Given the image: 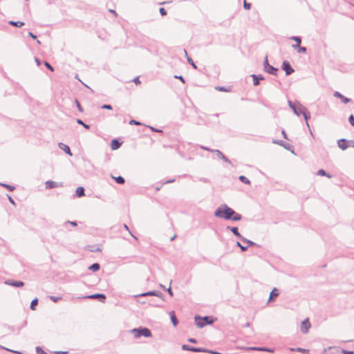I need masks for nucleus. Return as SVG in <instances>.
I'll return each mask as SVG.
<instances>
[{
  "label": "nucleus",
  "mask_w": 354,
  "mask_h": 354,
  "mask_svg": "<svg viewBox=\"0 0 354 354\" xmlns=\"http://www.w3.org/2000/svg\"><path fill=\"white\" fill-rule=\"evenodd\" d=\"M62 183H58L55 181L48 180L45 183V187L47 189H51L57 187H62Z\"/></svg>",
  "instance_id": "f3484780"
},
{
  "label": "nucleus",
  "mask_w": 354,
  "mask_h": 354,
  "mask_svg": "<svg viewBox=\"0 0 354 354\" xmlns=\"http://www.w3.org/2000/svg\"><path fill=\"white\" fill-rule=\"evenodd\" d=\"M290 40L295 41L296 44L301 43V37L300 36H291L289 37Z\"/></svg>",
  "instance_id": "a19ab883"
},
{
  "label": "nucleus",
  "mask_w": 354,
  "mask_h": 354,
  "mask_svg": "<svg viewBox=\"0 0 354 354\" xmlns=\"http://www.w3.org/2000/svg\"><path fill=\"white\" fill-rule=\"evenodd\" d=\"M85 195V189L82 186H79L77 187L75 190V193L74 194L75 197L80 198Z\"/></svg>",
  "instance_id": "393cba45"
},
{
  "label": "nucleus",
  "mask_w": 354,
  "mask_h": 354,
  "mask_svg": "<svg viewBox=\"0 0 354 354\" xmlns=\"http://www.w3.org/2000/svg\"><path fill=\"white\" fill-rule=\"evenodd\" d=\"M38 303H39V299H38V298L35 297V299H33L32 300L30 305V308L32 310H35L36 306L38 305Z\"/></svg>",
  "instance_id": "e433bc0d"
},
{
  "label": "nucleus",
  "mask_w": 354,
  "mask_h": 354,
  "mask_svg": "<svg viewBox=\"0 0 354 354\" xmlns=\"http://www.w3.org/2000/svg\"><path fill=\"white\" fill-rule=\"evenodd\" d=\"M226 230L228 231L232 232V233L237 238H239L240 240L243 237V236L239 233V228L236 226H230L227 225L226 227Z\"/></svg>",
  "instance_id": "aec40b11"
},
{
  "label": "nucleus",
  "mask_w": 354,
  "mask_h": 354,
  "mask_svg": "<svg viewBox=\"0 0 354 354\" xmlns=\"http://www.w3.org/2000/svg\"><path fill=\"white\" fill-rule=\"evenodd\" d=\"M0 186L6 188L9 192H13L15 189V187L14 185L4 183H0Z\"/></svg>",
  "instance_id": "4c0bfd02"
},
{
  "label": "nucleus",
  "mask_w": 354,
  "mask_h": 354,
  "mask_svg": "<svg viewBox=\"0 0 354 354\" xmlns=\"http://www.w3.org/2000/svg\"><path fill=\"white\" fill-rule=\"evenodd\" d=\"M206 353H210V354H223L221 352H218L216 350H210V349H208V348H206Z\"/></svg>",
  "instance_id": "603ef678"
},
{
  "label": "nucleus",
  "mask_w": 354,
  "mask_h": 354,
  "mask_svg": "<svg viewBox=\"0 0 354 354\" xmlns=\"http://www.w3.org/2000/svg\"><path fill=\"white\" fill-rule=\"evenodd\" d=\"M82 299H97L102 303H104L106 299V296L104 293H95L92 295H88L84 297H81Z\"/></svg>",
  "instance_id": "0eeeda50"
},
{
  "label": "nucleus",
  "mask_w": 354,
  "mask_h": 354,
  "mask_svg": "<svg viewBox=\"0 0 354 354\" xmlns=\"http://www.w3.org/2000/svg\"><path fill=\"white\" fill-rule=\"evenodd\" d=\"M239 180L245 185H250L251 182L250 180L245 176L241 175L239 176Z\"/></svg>",
  "instance_id": "58836bf2"
},
{
  "label": "nucleus",
  "mask_w": 354,
  "mask_h": 354,
  "mask_svg": "<svg viewBox=\"0 0 354 354\" xmlns=\"http://www.w3.org/2000/svg\"><path fill=\"white\" fill-rule=\"evenodd\" d=\"M317 175L320 176H326L328 178H331L333 177V175L326 172L324 169H320L317 171Z\"/></svg>",
  "instance_id": "c756f323"
},
{
  "label": "nucleus",
  "mask_w": 354,
  "mask_h": 354,
  "mask_svg": "<svg viewBox=\"0 0 354 354\" xmlns=\"http://www.w3.org/2000/svg\"><path fill=\"white\" fill-rule=\"evenodd\" d=\"M333 96L337 98H339L341 100V102L342 103H344V104H348L351 102V98H348V97L344 96L339 91H335L333 93Z\"/></svg>",
  "instance_id": "4468645a"
},
{
  "label": "nucleus",
  "mask_w": 354,
  "mask_h": 354,
  "mask_svg": "<svg viewBox=\"0 0 354 354\" xmlns=\"http://www.w3.org/2000/svg\"><path fill=\"white\" fill-rule=\"evenodd\" d=\"M147 127H149L153 132L163 133V131L162 129H157L152 126H147Z\"/></svg>",
  "instance_id": "3c124183"
},
{
  "label": "nucleus",
  "mask_w": 354,
  "mask_h": 354,
  "mask_svg": "<svg viewBox=\"0 0 354 354\" xmlns=\"http://www.w3.org/2000/svg\"><path fill=\"white\" fill-rule=\"evenodd\" d=\"M4 283L15 288H21L25 284L22 281L14 279H7L5 281Z\"/></svg>",
  "instance_id": "f8f14e48"
},
{
  "label": "nucleus",
  "mask_w": 354,
  "mask_h": 354,
  "mask_svg": "<svg viewBox=\"0 0 354 354\" xmlns=\"http://www.w3.org/2000/svg\"><path fill=\"white\" fill-rule=\"evenodd\" d=\"M280 294V291L277 288H273L271 292H270L268 302H273L276 300L278 296Z\"/></svg>",
  "instance_id": "dca6fc26"
},
{
  "label": "nucleus",
  "mask_w": 354,
  "mask_h": 354,
  "mask_svg": "<svg viewBox=\"0 0 354 354\" xmlns=\"http://www.w3.org/2000/svg\"><path fill=\"white\" fill-rule=\"evenodd\" d=\"M252 7V4L250 3H248L246 1V0H244L243 1V8L245 10H250Z\"/></svg>",
  "instance_id": "8fccbe9b"
},
{
  "label": "nucleus",
  "mask_w": 354,
  "mask_h": 354,
  "mask_svg": "<svg viewBox=\"0 0 354 354\" xmlns=\"http://www.w3.org/2000/svg\"><path fill=\"white\" fill-rule=\"evenodd\" d=\"M59 149L63 150L66 154H68L70 156H73V153L71 151V148L68 145L64 144L62 142H59L58 145Z\"/></svg>",
  "instance_id": "b1692460"
},
{
  "label": "nucleus",
  "mask_w": 354,
  "mask_h": 354,
  "mask_svg": "<svg viewBox=\"0 0 354 354\" xmlns=\"http://www.w3.org/2000/svg\"><path fill=\"white\" fill-rule=\"evenodd\" d=\"M272 142L283 147L284 149L291 151L292 153H294V147L288 142L281 140H274Z\"/></svg>",
  "instance_id": "9b49d317"
},
{
  "label": "nucleus",
  "mask_w": 354,
  "mask_h": 354,
  "mask_svg": "<svg viewBox=\"0 0 354 354\" xmlns=\"http://www.w3.org/2000/svg\"><path fill=\"white\" fill-rule=\"evenodd\" d=\"M251 77H252L253 85L254 86H259L260 84V81L263 80L265 79L263 75L261 74H252L251 75Z\"/></svg>",
  "instance_id": "412c9836"
},
{
  "label": "nucleus",
  "mask_w": 354,
  "mask_h": 354,
  "mask_svg": "<svg viewBox=\"0 0 354 354\" xmlns=\"http://www.w3.org/2000/svg\"><path fill=\"white\" fill-rule=\"evenodd\" d=\"M311 327V324L309 321L308 318H306L301 322L300 330L303 334H306L308 333L310 328Z\"/></svg>",
  "instance_id": "9d476101"
},
{
  "label": "nucleus",
  "mask_w": 354,
  "mask_h": 354,
  "mask_svg": "<svg viewBox=\"0 0 354 354\" xmlns=\"http://www.w3.org/2000/svg\"><path fill=\"white\" fill-rule=\"evenodd\" d=\"M28 34V36L30 37L31 38H32L33 39H37V35H35L34 33H32V32L29 31Z\"/></svg>",
  "instance_id": "69168bd1"
},
{
  "label": "nucleus",
  "mask_w": 354,
  "mask_h": 354,
  "mask_svg": "<svg viewBox=\"0 0 354 354\" xmlns=\"http://www.w3.org/2000/svg\"><path fill=\"white\" fill-rule=\"evenodd\" d=\"M122 143L123 142L121 141L120 138H113L110 143L111 149L112 150H117L121 147Z\"/></svg>",
  "instance_id": "2eb2a0df"
},
{
  "label": "nucleus",
  "mask_w": 354,
  "mask_h": 354,
  "mask_svg": "<svg viewBox=\"0 0 354 354\" xmlns=\"http://www.w3.org/2000/svg\"><path fill=\"white\" fill-rule=\"evenodd\" d=\"M216 320V318H214L212 316L206 315L202 317L196 315L194 317L195 324L199 328H202L207 325L213 324Z\"/></svg>",
  "instance_id": "f03ea898"
},
{
  "label": "nucleus",
  "mask_w": 354,
  "mask_h": 354,
  "mask_svg": "<svg viewBox=\"0 0 354 354\" xmlns=\"http://www.w3.org/2000/svg\"><path fill=\"white\" fill-rule=\"evenodd\" d=\"M292 48L296 50L298 53L305 54L307 53V48L305 46H301V44H292Z\"/></svg>",
  "instance_id": "4be33fe9"
},
{
  "label": "nucleus",
  "mask_w": 354,
  "mask_h": 354,
  "mask_svg": "<svg viewBox=\"0 0 354 354\" xmlns=\"http://www.w3.org/2000/svg\"><path fill=\"white\" fill-rule=\"evenodd\" d=\"M290 351H297L299 353H306V354H309V353H310V351L308 349H306V348H300V347L291 348Z\"/></svg>",
  "instance_id": "72a5a7b5"
},
{
  "label": "nucleus",
  "mask_w": 354,
  "mask_h": 354,
  "mask_svg": "<svg viewBox=\"0 0 354 354\" xmlns=\"http://www.w3.org/2000/svg\"><path fill=\"white\" fill-rule=\"evenodd\" d=\"M169 317H170V319H171V322L173 326H176L178 324V320L175 315L174 311H171L169 313Z\"/></svg>",
  "instance_id": "a878e982"
},
{
  "label": "nucleus",
  "mask_w": 354,
  "mask_h": 354,
  "mask_svg": "<svg viewBox=\"0 0 354 354\" xmlns=\"http://www.w3.org/2000/svg\"><path fill=\"white\" fill-rule=\"evenodd\" d=\"M198 180L201 182H203V183H210V180L209 179L207 178H202V177H200V178H198Z\"/></svg>",
  "instance_id": "13d9d810"
},
{
  "label": "nucleus",
  "mask_w": 354,
  "mask_h": 354,
  "mask_svg": "<svg viewBox=\"0 0 354 354\" xmlns=\"http://www.w3.org/2000/svg\"><path fill=\"white\" fill-rule=\"evenodd\" d=\"M184 52H185V56L187 57V62L193 67V68L197 69V66L194 62V61L192 59V57H189V55L187 54V50L185 49L184 50Z\"/></svg>",
  "instance_id": "473e14b6"
},
{
  "label": "nucleus",
  "mask_w": 354,
  "mask_h": 354,
  "mask_svg": "<svg viewBox=\"0 0 354 354\" xmlns=\"http://www.w3.org/2000/svg\"><path fill=\"white\" fill-rule=\"evenodd\" d=\"M1 348L3 349V350H6V351H8L9 352H11V353H17V354H23V353L21 351H15V350H12V349H10V348H7L4 346H0Z\"/></svg>",
  "instance_id": "c03bdc74"
},
{
  "label": "nucleus",
  "mask_w": 354,
  "mask_h": 354,
  "mask_svg": "<svg viewBox=\"0 0 354 354\" xmlns=\"http://www.w3.org/2000/svg\"><path fill=\"white\" fill-rule=\"evenodd\" d=\"M37 354H48L41 346H36L35 348Z\"/></svg>",
  "instance_id": "a18cd8bd"
},
{
  "label": "nucleus",
  "mask_w": 354,
  "mask_h": 354,
  "mask_svg": "<svg viewBox=\"0 0 354 354\" xmlns=\"http://www.w3.org/2000/svg\"><path fill=\"white\" fill-rule=\"evenodd\" d=\"M342 354H354V351H347V350H345V349H342Z\"/></svg>",
  "instance_id": "052dcab7"
},
{
  "label": "nucleus",
  "mask_w": 354,
  "mask_h": 354,
  "mask_svg": "<svg viewBox=\"0 0 354 354\" xmlns=\"http://www.w3.org/2000/svg\"><path fill=\"white\" fill-rule=\"evenodd\" d=\"M35 61L38 66H40L41 65V61L37 57H35Z\"/></svg>",
  "instance_id": "e2e57ef3"
},
{
  "label": "nucleus",
  "mask_w": 354,
  "mask_h": 354,
  "mask_svg": "<svg viewBox=\"0 0 354 354\" xmlns=\"http://www.w3.org/2000/svg\"><path fill=\"white\" fill-rule=\"evenodd\" d=\"M8 24L10 26L17 27V28H21L23 26H24L25 24L23 21H15L11 20V21H8Z\"/></svg>",
  "instance_id": "7c9ffc66"
},
{
  "label": "nucleus",
  "mask_w": 354,
  "mask_h": 354,
  "mask_svg": "<svg viewBox=\"0 0 354 354\" xmlns=\"http://www.w3.org/2000/svg\"><path fill=\"white\" fill-rule=\"evenodd\" d=\"M300 107L301 108V110H299V116L301 115H302L304 116V118L306 121V125L308 128H310V125H309V123H308V120L310 118V112L308 111V110L307 109L306 107H305L304 105L302 104H299ZM310 130V134L311 136H313V134L310 130V129H309Z\"/></svg>",
  "instance_id": "39448f33"
},
{
  "label": "nucleus",
  "mask_w": 354,
  "mask_h": 354,
  "mask_svg": "<svg viewBox=\"0 0 354 354\" xmlns=\"http://www.w3.org/2000/svg\"><path fill=\"white\" fill-rule=\"evenodd\" d=\"M241 241L244 243H246L247 244V246L249 248V247H257V248H260L261 245H259L258 243L250 240V239H246L245 237H244L243 236V237L241 238Z\"/></svg>",
  "instance_id": "5701e85b"
},
{
  "label": "nucleus",
  "mask_w": 354,
  "mask_h": 354,
  "mask_svg": "<svg viewBox=\"0 0 354 354\" xmlns=\"http://www.w3.org/2000/svg\"><path fill=\"white\" fill-rule=\"evenodd\" d=\"M187 341L190 343H193V344H197L198 343V341L196 339L194 338V337H189Z\"/></svg>",
  "instance_id": "680f3d73"
},
{
  "label": "nucleus",
  "mask_w": 354,
  "mask_h": 354,
  "mask_svg": "<svg viewBox=\"0 0 354 354\" xmlns=\"http://www.w3.org/2000/svg\"><path fill=\"white\" fill-rule=\"evenodd\" d=\"M159 12H160L161 16H165L167 14V10L164 8H162V7L159 8Z\"/></svg>",
  "instance_id": "4d7b16f0"
},
{
  "label": "nucleus",
  "mask_w": 354,
  "mask_h": 354,
  "mask_svg": "<svg viewBox=\"0 0 354 354\" xmlns=\"http://www.w3.org/2000/svg\"><path fill=\"white\" fill-rule=\"evenodd\" d=\"M101 109H107V110H112L113 106L111 104H104L101 106Z\"/></svg>",
  "instance_id": "864d4df0"
},
{
  "label": "nucleus",
  "mask_w": 354,
  "mask_h": 354,
  "mask_svg": "<svg viewBox=\"0 0 354 354\" xmlns=\"http://www.w3.org/2000/svg\"><path fill=\"white\" fill-rule=\"evenodd\" d=\"M212 153H215L216 154V156L218 158L223 160L225 162H227L228 164H232L231 160L223 153L222 151H221L218 149L213 150Z\"/></svg>",
  "instance_id": "a211bd4d"
},
{
  "label": "nucleus",
  "mask_w": 354,
  "mask_h": 354,
  "mask_svg": "<svg viewBox=\"0 0 354 354\" xmlns=\"http://www.w3.org/2000/svg\"><path fill=\"white\" fill-rule=\"evenodd\" d=\"M263 70L265 72L270 75H272L274 76H277L279 68L273 66L272 65H270L268 60V56H266L263 63Z\"/></svg>",
  "instance_id": "20e7f679"
},
{
  "label": "nucleus",
  "mask_w": 354,
  "mask_h": 354,
  "mask_svg": "<svg viewBox=\"0 0 354 354\" xmlns=\"http://www.w3.org/2000/svg\"><path fill=\"white\" fill-rule=\"evenodd\" d=\"M182 349L183 351H192L194 353H205L207 351L206 348L196 347V346H190L189 344H183Z\"/></svg>",
  "instance_id": "423d86ee"
},
{
  "label": "nucleus",
  "mask_w": 354,
  "mask_h": 354,
  "mask_svg": "<svg viewBox=\"0 0 354 354\" xmlns=\"http://www.w3.org/2000/svg\"><path fill=\"white\" fill-rule=\"evenodd\" d=\"M88 269L93 272H97L100 269V264L99 263H93L88 268Z\"/></svg>",
  "instance_id": "c85d7f7f"
},
{
  "label": "nucleus",
  "mask_w": 354,
  "mask_h": 354,
  "mask_svg": "<svg viewBox=\"0 0 354 354\" xmlns=\"http://www.w3.org/2000/svg\"><path fill=\"white\" fill-rule=\"evenodd\" d=\"M76 122L78 124L83 126L86 129H88V130L90 129V127H91L90 125L84 123L82 120L77 118L76 120Z\"/></svg>",
  "instance_id": "ea45409f"
},
{
  "label": "nucleus",
  "mask_w": 354,
  "mask_h": 354,
  "mask_svg": "<svg viewBox=\"0 0 354 354\" xmlns=\"http://www.w3.org/2000/svg\"><path fill=\"white\" fill-rule=\"evenodd\" d=\"M123 226H124V228L129 232V234L132 236V237H133V239H137V237H136V236H135L131 233V230H130V229H129V226H128L127 224L124 223V224H123Z\"/></svg>",
  "instance_id": "5fc2aeb1"
},
{
  "label": "nucleus",
  "mask_w": 354,
  "mask_h": 354,
  "mask_svg": "<svg viewBox=\"0 0 354 354\" xmlns=\"http://www.w3.org/2000/svg\"><path fill=\"white\" fill-rule=\"evenodd\" d=\"M72 225L73 227H76L77 226V222L74 221H66L64 223V226L65 227H67V225Z\"/></svg>",
  "instance_id": "37998d69"
},
{
  "label": "nucleus",
  "mask_w": 354,
  "mask_h": 354,
  "mask_svg": "<svg viewBox=\"0 0 354 354\" xmlns=\"http://www.w3.org/2000/svg\"><path fill=\"white\" fill-rule=\"evenodd\" d=\"M348 120L351 126L354 127V115L353 114L350 115Z\"/></svg>",
  "instance_id": "6e6d98bb"
},
{
  "label": "nucleus",
  "mask_w": 354,
  "mask_h": 354,
  "mask_svg": "<svg viewBox=\"0 0 354 354\" xmlns=\"http://www.w3.org/2000/svg\"><path fill=\"white\" fill-rule=\"evenodd\" d=\"M288 104L289 107L292 110L293 113L296 115L299 116V110L302 111L299 104H301L298 101L292 102L290 100H288Z\"/></svg>",
  "instance_id": "6e6552de"
},
{
  "label": "nucleus",
  "mask_w": 354,
  "mask_h": 354,
  "mask_svg": "<svg viewBox=\"0 0 354 354\" xmlns=\"http://www.w3.org/2000/svg\"><path fill=\"white\" fill-rule=\"evenodd\" d=\"M156 297L160 298L162 301H165L164 295L161 292L158 290Z\"/></svg>",
  "instance_id": "bf43d9fd"
},
{
  "label": "nucleus",
  "mask_w": 354,
  "mask_h": 354,
  "mask_svg": "<svg viewBox=\"0 0 354 354\" xmlns=\"http://www.w3.org/2000/svg\"><path fill=\"white\" fill-rule=\"evenodd\" d=\"M131 333L136 338L140 337H152V333L150 329L147 327L140 326L135 328L131 330Z\"/></svg>",
  "instance_id": "7ed1b4c3"
},
{
  "label": "nucleus",
  "mask_w": 354,
  "mask_h": 354,
  "mask_svg": "<svg viewBox=\"0 0 354 354\" xmlns=\"http://www.w3.org/2000/svg\"><path fill=\"white\" fill-rule=\"evenodd\" d=\"M133 82L136 84H140L141 83V82L140 81V78L139 77H136L133 80Z\"/></svg>",
  "instance_id": "338daca9"
},
{
  "label": "nucleus",
  "mask_w": 354,
  "mask_h": 354,
  "mask_svg": "<svg viewBox=\"0 0 354 354\" xmlns=\"http://www.w3.org/2000/svg\"><path fill=\"white\" fill-rule=\"evenodd\" d=\"M214 216L225 221H239L243 218L242 215L234 209L223 203L219 205L214 211Z\"/></svg>",
  "instance_id": "f257e3e1"
},
{
  "label": "nucleus",
  "mask_w": 354,
  "mask_h": 354,
  "mask_svg": "<svg viewBox=\"0 0 354 354\" xmlns=\"http://www.w3.org/2000/svg\"><path fill=\"white\" fill-rule=\"evenodd\" d=\"M112 178L115 180V182L119 185H123L125 183V179L122 176H118L117 177L112 176Z\"/></svg>",
  "instance_id": "c9c22d12"
},
{
  "label": "nucleus",
  "mask_w": 354,
  "mask_h": 354,
  "mask_svg": "<svg viewBox=\"0 0 354 354\" xmlns=\"http://www.w3.org/2000/svg\"><path fill=\"white\" fill-rule=\"evenodd\" d=\"M129 124H131V125H137V126H140V125H142V123L138 120H133V119H131L129 122Z\"/></svg>",
  "instance_id": "09e8293b"
},
{
  "label": "nucleus",
  "mask_w": 354,
  "mask_h": 354,
  "mask_svg": "<svg viewBox=\"0 0 354 354\" xmlns=\"http://www.w3.org/2000/svg\"><path fill=\"white\" fill-rule=\"evenodd\" d=\"M281 69L285 71L286 76H288L295 72L294 68L292 67L290 62L287 60H284L282 62Z\"/></svg>",
  "instance_id": "1a4fd4ad"
},
{
  "label": "nucleus",
  "mask_w": 354,
  "mask_h": 354,
  "mask_svg": "<svg viewBox=\"0 0 354 354\" xmlns=\"http://www.w3.org/2000/svg\"><path fill=\"white\" fill-rule=\"evenodd\" d=\"M157 292H158V290H149V291L139 294L136 297H149V296H155L156 297V295H157Z\"/></svg>",
  "instance_id": "bb28decb"
},
{
  "label": "nucleus",
  "mask_w": 354,
  "mask_h": 354,
  "mask_svg": "<svg viewBox=\"0 0 354 354\" xmlns=\"http://www.w3.org/2000/svg\"><path fill=\"white\" fill-rule=\"evenodd\" d=\"M44 64L45 65V66L50 71L53 72L54 71V68L53 66L47 61H44Z\"/></svg>",
  "instance_id": "49530a36"
},
{
  "label": "nucleus",
  "mask_w": 354,
  "mask_h": 354,
  "mask_svg": "<svg viewBox=\"0 0 354 354\" xmlns=\"http://www.w3.org/2000/svg\"><path fill=\"white\" fill-rule=\"evenodd\" d=\"M174 77L176 79H178L179 80H180L183 83H185V80L184 79V77L182 76V75H175Z\"/></svg>",
  "instance_id": "0e129e2a"
},
{
  "label": "nucleus",
  "mask_w": 354,
  "mask_h": 354,
  "mask_svg": "<svg viewBox=\"0 0 354 354\" xmlns=\"http://www.w3.org/2000/svg\"><path fill=\"white\" fill-rule=\"evenodd\" d=\"M172 283V281H170V286L168 288H167L164 285H162V283H160L159 284V286L163 290H165V292H167L170 297H174V292L172 291V289L171 288V284Z\"/></svg>",
  "instance_id": "cd10ccee"
},
{
  "label": "nucleus",
  "mask_w": 354,
  "mask_h": 354,
  "mask_svg": "<svg viewBox=\"0 0 354 354\" xmlns=\"http://www.w3.org/2000/svg\"><path fill=\"white\" fill-rule=\"evenodd\" d=\"M337 143L338 147L343 151L347 149L350 147V145H348V140L346 138L339 139Z\"/></svg>",
  "instance_id": "ddd939ff"
},
{
  "label": "nucleus",
  "mask_w": 354,
  "mask_h": 354,
  "mask_svg": "<svg viewBox=\"0 0 354 354\" xmlns=\"http://www.w3.org/2000/svg\"><path fill=\"white\" fill-rule=\"evenodd\" d=\"M215 89L216 91H222V92H230L232 91V87L231 86L225 87V86H217L215 87Z\"/></svg>",
  "instance_id": "f704fd0d"
},
{
  "label": "nucleus",
  "mask_w": 354,
  "mask_h": 354,
  "mask_svg": "<svg viewBox=\"0 0 354 354\" xmlns=\"http://www.w3.org/2000/svg\"><path fill=\"white\" fill-rule=\"evenodd\" d=\"M55 354H68V351H58L53 352Z\"/></svg>",
  "instance_id": "774afa93"
},
{
  "label": "nucleus",
  "mask_w": 354,
  "mask_h": 354,
  "mask_svg": "<svg viewBox=\"0 0 354 354\" xmlns=\"http://www.w3.org/2000/svg\"><path fill=\"white\" fill-rule=\"evenodd\" d=\"M248 350L252 351H266L268 353H273L274 349L272 348L266 347V346H253L247 348Z\"/></svg>",
  "instance_id": "6ab92c4d"
},
{
  "label": "nucleus",
  "mask_w": 354,
  "mask_h": 354,
  "mask_svg": "<svg viewBox=\"0 0 354 354\" xmlns=\"http://www.w3.org/2000/svg\"><path fill=\"white\" fill-rule=\"evenodd\" d=\"M49 298L51 301H53L55 303L58 302L59 301L62 299V297H57V296H50Z\"/></svg>",
  "instance_id": "de8ad7c7"
},
{
  "label": "nucleus",
  "mask_w": 354,
  "mask_h": 354,
  "mask_svg": "<svg viewBox=\"0 0 354 354\" xmlns=\"http://www.w3.org/2000/svg\"><path fill=\"white\" fill-rule=\"evenodd\" d=\"M88 250L92 252H98L102 251L101 247L97 245H88Z\"/></svg>",
  "instance_id": "2f4dec72"
},
{
  "label": "nucleus",
  "mask_w": 354,
  "mask_h": 354,
  "mask_svg": "<svg viewBox=\"0 0 354 354\" xmlns=\"http://www.w3.org/2000/svg\"><path fill=\"white\" fill-rule=\"evenodd\" d=\"M75 104L78 111L82 113L84 111V109L77 99H75Z\"/></svg>",
  "instance_id": "79ce46f5"
}]
</instances>
